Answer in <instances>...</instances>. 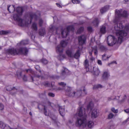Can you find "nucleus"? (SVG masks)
<instances>
[{
	"label": "nucleus",
	"instance_id": "nucleus-20",
	"mask_svg": "<svg viewBox=\"0 0 129 129\" xmlns=\"http://www.w3.org/2000/svg\"><path fill=\"white\" fill-rule=\"evenodd\" d=\"M50 117L52 119L53 122L54 123H55L56 125H58L59 123L57 121V117L54 115H51L50 116Z\"/></svg>",
	"mask_w": 129,
	"mask_h": 129
},
{
	"label": "nucleus",
	"instance_id": "nucleus-33",
	"mask_svg": "<svg viewBox=\"0 0 129 129\" xmlns=\"http://www.w3.org/2000/svg\"><path fill=\"white\" fill-rule=\"evenodd\" d=\"M119 98V96H112L111 98H108V101H110L111 100H118Z\"/></svg>",
	"mask_w": 129,
	"mask_h": 129
},
{
	"label": "nucleus",
	"instance_id": "nucleus-63",
	"mask_svg": "<svg viewBox=\"0 0 129 129\" xmlns=\"http://www.w3.org/2000/svg\"><path fill=\"white\" fill-rule=\"evenodd\" d=\"M0 106L2 107L3 108V109H1V110H2L3 109L4 107V106L2 104L0 103Z\"/></svg>",
	"mask_w": 129,
	"mask_h": 129
},
{
	"label": "nucleus",
	"instance_id": "nucleus-43",
	"mask_svg": "<svg viewBox=\"0 0 129 129\" xmlns=\"http://www.w3.org/2000/svg\"><path fill=\"white\" fill-rule=\"evenodd\" d=\"M114 116V115L112 113H110L108 115V119H111Z\"/></svg>",
	"mask_w": 129,
	"mask_h": 129
},
{
	"label": "nucleus",
	"instance_id": "nucleus-37",
	"mask_svg": "<svg viewBox=\"0 0 129 129\" xmlns=\"http://www.w3.org/2000/svg\"><path fill=\"white\" fill-rule=\"evenodd\" d=\"M102 87V85L100 84H98L95 85L93 87V89H96L99 88H101Z\"/></svg>",
	"mask_w": 129,
	"mask_h": 129
},
{
	"label": "nucleus",
	"instance_id": "nucleus-11",
	"mask_svg": "<svg viewBox=\"0 0 129 129\" xmlns=\"http://www.w3.org/2000/svg\"><path fill=\"white\" fill-rule=\"evenodd\" d=\"M83 88V91H82L81 90L77 91L76 92V94L78 97L80 96L81 95L84 96L86 94L87 92L86 90L84 88Z\"/></svg>",
	"mask_w": 129,
	"mask_h": 129
},
{
	"label": "nucleus",
	"instance_id": "nucleus-13",
	"mask_svg": "<svg viewBox=\"0 0 129 129\" xmlns=\"http://www.w3.org/2000/svg\"><path fill=\"white\" fill-rule=\"evenodd\" d=\"M84 65L87 72L91 71V67L90 68L89 67L88 61L87 59H86L84 63Z\"/></svg>",
	"mask_w": 129,
	"mask_h": 129
},
{
	"label": "nucleus",
	"instance_id": "nucleus-47",
	"mask_svg": "<svg viewBox=\"0 0 129 129\" xmlns=\"http://www.w3.org/2000/svg\"><path fill=\"white\" fill-rule=\"evenodd\" d=\"M43 22V21L42 19H40L39 22V24L40 27H41L42 26Z\"/></svg>",
	"mask_w": 129,
	"mask_h": 129
},
{
	"label": "nucleus",
	"instance_id": "nucleus-57",
	"mask_svg": "<svg viewBox=\"0 0 129 129\" xmlns=\"http://www.w3.org/2000/svg\"><path fill=\"white\" fill-rule=\"evenodd\" d=\"M25 71H26L27 72L28 71H29L30 72L32 73L33 72L32 70H31V69H26L25 70Z\"/></svg>",
	"mask_w": 129,
	"mask_h": 129
},
{
	"label": "nucleus",
	"instance_id": "nucleus-41",
	"mask_svg": "<svg viewBox=\"0 0 129 129\" xmlns=\"http://www.w3.org/2000/svg\"><path fill=\"white\" fill-rule=\"evenodd\" d=\"M41 62L44 64H46L48 63V61L46 59L43 58Z\"/></svg>",
	"mask_w": 129,
	"mask_h": 129
},
{
	"label": "nucleus",
	"instance_id": "nucleus-24",
	"mask_svg": "<svg viewBox=\"0 0 129 129\" xmlns=\"http://www.w3.org/2000/svg\"><path fill=\"white\" fill-rule=\"evenodd\" d=\"M43 84L44 85L46 86L52 87L54 85V82H52L51 84V85L47 81L44 82Z\"/></svg>",
	"mask_w": 129,
	"mask_h": 129
},
{
	"label": "nucleus",
	"instance_id": "nucleus-50",
	"mask_svg": "<svg viewBox=\"0 0 129 129\" xmlns=\"http://www.w3.org/2000/svg\"><path fill=\"white\" fill-rule=\"evenodd\" d=\"M35 68L37 70H39V72L41 73V71L40 70V67L38 65H36L35 66Z\"/></svg>",
	"mask_w": 129,
	"mask_h": 129
},
{
	"label": "nucleus",
	"instance_id": "nucleus-34",
	"mask_svg": "<svg viewBox=\"0 0 129 129\" xmlns=\"http://www.w3.org/2000/svg\"><path fill=\"white\" fill-rule=\"evenodd\" d=\"M32 28L35 31H37V24L35 23H33L31 26Z\"/></svg>",
	"mask_w": 129,
	"mask_h": 129
},
{
	"label": "nucleus",
	"instance_id": "nucleus-31",
	"mask_svg": "<svg viewBox=\"0 0 129 129\" xmlns=\"http://www.w3.org/2000/svg\"><path fill=\"white\" fill-rule=\"evenodd\" d=\"M93 70L94 72V74L95 75L98 76L100 73V71L97 68L93 67Z\"/></svg>",
	"mask_w": 129,
	"mask_h": 129
},
{
	"label": "nucleus",
	"instance_id": "nucleus-14",
	"mask_svg": "<svg viewBox=\"0 0 129 129\" xmlns=\"http://www.w3.org/2000/svg\"><path fill=\"white\" fill-rule=\"evenodd\" d=\"M66 53L69 57L72 58L73 54L72 49H67L66 51Z\"/></svg>",
	"mask_w": 129,
	"mask_h": 129
},
{
	"label": "nucleus",
	"instance_id": "nucleus-52",
	"mask_svg": "<svg viewBox=\"0 0 129 129\" xmlns=\"http://www.w3.org/2000/svg\"><path fill=\"white\" fill-rule=\"evenodd\" d=\"M39 96L40 97L43 98H44L46 97L45 93H44V94L42 93L40 94V95Z\"/></svg>",
	"mask_w": 129,
	"mask_h": 129
},
{
	"label": "nucleus",
	"instance_id": "nucleus-6",
	"mask_svg": "<svg viewBox=\"0 0 129 129\" xmlns=\"http://www.w3.org/2000/svg\"><path fill=\"white\" fill-rule=\"evenodd\" d=\"M74 29V28L73 25H70L68 26L66 28L62 30L61 34L62 37L64 38L66 37L69 34L70 31H73Z\"/></svg>",
	"mask_w": 129,
	"mask_h": 129
},
{
	"label": "nucleus",
	"instance_id": "nucleus-49",
	"mask_svg": "<svg viewBox=\"0 0 129 129\" xmlns=\"http://www.w3.org/2000/svg\"><path fill=\"white\" fill-rule=\"evenodd\" d=\"M111 111L114 113H117L118 112V110L117 109L115 110L114 108H111Z\"/></svg>",
	"mask_w": 129,
	"mask_h": 129
},
{
	"label": "nucleus",
	"instance_id": "nucleus-53",
	"mask_svg": "<svg viewBox=\"0 0 129 129\" xmlns=\"http://www.w3.org/2000/svg\"><path fill=\"white\" fill-rule=\"evenodd\" d=\"M87 30L89 32H91L92 30V28L91 27H87Z\"/></svg>",
	"mask_w": 129,
	"mask_h": 129
},
{
	"label": "nucleus",
	"instance_id": "nucleus-64",
	"mask_svg": "<svg viewBox=\"0 0 129 129\" xmlns=\"http://www.w3.org/2000/svg\"><path fill=\"white\" fill-rule=\"evenodd\" d=\"M89 55L90 56V57H92V53L91 52H89Z\"/></svg>",
	"mask_w": 129,
	"mask_h": 129
},
{
	"label": "nucleus",
	"instance_id": "nucleus-25",
	"mask_svg": "<svg viewBox=\"0 0 129 129\" xmlns=\"http://www.w3.org/2000/svg\"><path fill=\"white\" fill-rule=\"evenodd\" d=\"M8 10L10 13L13 12L15 10L14 6L12 5L8 6Z\"/></svg>",
	"mask_w": 129,
	"mask_h": 129
},
{
	"label": "nucleus",
	"instance_id": "nucleus-3",
	"mask_svg": "<svg viewBox=\"0 0 129 129\" xmlns=\"http://www.w3.org/2000/svg\"><path fill=\"white\" fill-rule=\"evenodd\" d=\"M85 104L83 105V106H80L77 109L76 115H78L79 117H83L81 118H77L75 123V125L77 126H81L84 128L86 126V118L87 115L86 114L85 109L83 107Z\"/></svg>",
	"mask_w": 129,
	"mask_h": 129
},
{
	"label": "nucleus",
	"instance_id": "nucleus-5",
	"mask_svg": "<svg viewBox=\"0 0 129 129\" xmlns=\"http://www.w3.org/2000/svg\"><path fill=\"white\" fill-rule=\"evenodd\" d=\"M93 105L92 102L89 103L86 106V111H91V117L92 118H95L98 116L99 115L98 110L96 108L93 109Z\"/></svg>",
	"mask_w": 129,
	"mask_h": 129
},
{
	"label": "nucleus",
	"instance_id": "nucleus-54",
	"mask_svg": "<svg viewBox=\"0 0 129 129\" xmlns=\"http://www.w3.org/2000/svg\"><path fill=\"white\" fill-rule=\"evenodd\" d=\"M48 95L49 96L53 97L55 96V95L54 94L52 93H48Z\"/></svg>",
	"mask_w": 129,
	"mask_h": 129
},
{
	"label": "nucleus",
	"instance_id": "nucleus-7",
	"mask_svg": "<svg viewBox=\"0 0 129 129\" xmlns=\"http://www.w3.org/2000/svg\"><path fill=\"white\" fill-rule=\"evenodd\" d=\"M68 42L67 41H61L60 42V45H58L56 48V52L60 53L63 52V47H65L67 45Z\"/></svg>",
	"mask_w": 129,
	"mask_h": 129
},
{
	"label": "nucleus",
	"instance_id": "nucleus-48",
	"mask_svg": "<svg viewBox=\"0 0 129 129\" xmlns=\"http://www.w3.org/2000/svg\"><path fill=\"white\" fill-rule=\"evenodd\" d=\"M126 98V96L125 95L124 96V98H123L122 100L120 101H118V103H122L123 102H124V101Z\"/></svg>",
	"mask_w": 129,
	"mask_h": 129
},
{
	"label": "nucleus",
	"instance_id": "nucleus-15",
	"mask_svg": "<svg viewBox=\"0 0 129 129\" xmlns=\"http://www.w3.org/2000/svg\"><path fill=\"white\" fill-rule=\"evenodd\" d=\"M46 34V31L44 28L42 27L39 30V34L40 36H43Z\"/></svg>",
	"mask_w": 129,
	"mask_h": 129
},
{
	"label": "nucleus",
	"instance_id": "nucleus-23",
	"mask_svg": "<svg viewBox=\"0 0 129 129\" xmlns=\"http://www.w3.org/2000/svg\"><path fill=\"white\" fill-rule=\"evenodd\" d=\"M7 90L8 91H10L11 90H14L16 92L17 91V89L15 87H12L11 86H9L6 87Z\"/></svg>",
	"mask_w": 129,
	"mask_h": 129
},
{
	"label": "nucleus",
	"instance_id": "nucleus-60",
	"mask_svg": "<svg viewBox=\"0 0 129 129\" xmlns=\"http://www.w3.org/2000/svg\"><path fill=\"white\" fill-rule=\"evenodd\" d=\"M124 111L127 113H129V109H126L124 110Z\"/></svg>",
	"mask_w": 129,
	"mask_h": 129
},
{
	"label": "nucleus",
	"instance_id": "nucleus-40",
	"mask_svg": "<svg viewBox=\"0 0 129 129\" xmlns=\"http://www.w3.org/2000/svg\"><path fill=\"white\" fill-rule=\"evenodd\" d=\"M109 57H108L107 56H106L105 54H104L103 55H102V60H106L108 58H109Z\"/></svg>",
	"mask_w": 129,
	"mask_h": 129
},
{
	"label": "nucleus",
	"instance_id": "nucleus-8",
	"mask_svg": "<svg viewBox=\"0 0 129 129\" xmlns=\"http://www.w3.org/2000/svg\"><path fill=\"white\" fill-rule=\"evenodd\" d=\"M50 103L47 102L46 103V105H43L44 107V114L46 116H48L49 114L47 112V110L48 108L51 106L52 107V106Z\"/></svg>",
	"mask_w": 129,
	"mask_h": 129
},
{
	"label": "nucleus",
	"instance_id": "nucleus-9",
	"mask_svg": "<svg viewBox=\"0 0 129 129\" xmlns=\"http://www.w3.org/2000/svg\"><path fill=\"white\" fill-rule=\"evenodd\" d=\"M78 40L79 44L82 45L85 44L86 37L84 35H81L78 37Z\"/></svg>",
	"mask_w": 129,
	"mask_h": 129
},
{
	"label": "nucleus",
	"instance_id": "nucleus-22",
	"mask_svg": "<svg viewBox=\"0 0 129 129\" xmlns=\"http://www.w3.org/2000/svg\"><path fill=\"white\" fill-rule=\"evenodd\" d=\"M57 52L59 53V55L57 57V58L59 60H62L63 59L66 58V56L65 54H61L62 52L60 53L58 52Z\"/></svg>",
	"mask_w": 129,
	"mask_h": 129
},
{
	"label": "nucleus",
	"instance_id": "nucleus-12",
	"mask_svg": "<svg viewBox=\"0 0 129 129\" xmlns=\"http://www.w3.org/2000/svg\"><path fill=\"white\" fill-rule=\"evenodd\" d=\"M63 69L62 70L61 73V76L66 77L69 75V71L66 68L63 67Z\"/></svg>",
	"mask_w": 129,
	"mask_h": 129
},
{
	"label": "nucleus",
	"instance_id": "nucleus-62",
	"mask_svg": "<svg viewBox=\"0 0 129 129\" xmlns=\"http://www.w3.org/2000/svg\"><path fill=\"white\" fill-rule=\"evenodd\" d=\"M56 4L58 7H59V8H61V6L59 4L56 3Z\"/></svg>",
	"mask_w": 129,
	"mask_h": 129
},
{
	"label": "nucleus",
	"instance_id": "nucleus-21",
	"mask_svg": "<svg viewBox=\"0 0 129 129\" xmlns=\"http://www.w3.org/2000/svg\"><path fill=\"white\" fill-rule=\"evenodd\" d=\"M37 78H41V79H43V78L42 76L35 75L33 76H31V78L32 80L31 81L33 82L35 80H36Z\"/></svg>",
	"mask_w": 129,
	"mask_h": 129
},
{
	"label": "nucleus",
	"instance_id": "nucleus-55",
	"mask_svg": "<svg viewBox=\"0 0 129 129\" xmlns=\"http://www.w3.org/2000/svg\"><path fill=\"white\" fill-rule=\"evenodd\" d=\"M125 29L127 30H129V25H126L125 27Z\"/></svg>",
	"mask_w": 129,
	"mask_h": 129
},
{
	"label": "nucleus",
	"instance_id": "nucleus-35",
	"mask_svg": "<svg viewBox=\"0 0 129 129\" xmlns=\"http://www.w3.org/2000/svg\"><path fill=\"white\" fill-rule=\"evenodd\" d=\"M98 48L96 46H94L92 48V51H94L95 55H96L98 54Z\"/></svg>",
	"mask_w": 129,
	"mask_h": 129
},
{
	"label": "nucleus",
	"instance_id": "nucleus-45",
	"mask_svg": "<svg viewBox=\"0 0 129 129\" xmlns=\"http://www.w3.org/2000/svg\"><path fill=\"white\" fill-rule=\"evenodd\" d=\"M115 128V125L114 124H111L109 127V128L108 129H114Z\"/></svg>",
	"mask_w": 129,
	"mask_h": 129
},
{
	"label": "nucleus",
	"instance_id": "nucleus-61",
	"mask_svg": "<svg viewBox=\"0 0 129 129\" xmlns=\"http://www.w3.org/2000/svg\"><path fill=\"white\" fill-rule=\"evenodd\" d=\"M113 63H115V64H117L116 62L115 61H113V62H111L110 63H109V65H110V64H113Z\"/></svg>",
	"mask_w": 129,
	"mask_h": 129
},
{
	"label": "nucleus",
	"instance_id": "nucleus-26",
	"mask_svg": "<svg viewBox=\"0 0 129 129\" xmlns=\"http://www.w3.org/2000/svg\"><path fill=\"white\" fill-rule=\"evenodd\" d=\"M100 22V21L98 18H95L92 22V23L94 26H97Z\"/></svg>",
	"mask_w": 129,
	"mask_h": 129
},
{
	"label": "nucleus",
	"instance_id": "nucleus-1",
	"mask_svg": "<svg viewBox=\"0 0 129 129\" xmlns=\"http://www.w3.org/2000/svg\"><path fill=\"white\" fill-rule=\"evenodd\" d=\"M116 16L114 20V28L116 30V34L119 36L118 39L115 37L111 35L108 36L107 38V43L108 45L110 46H112L117 42L121 43L123 40L124 37L127 35V33L124 30L121 29L123 28L121 23L119 22V18L121 17H125L128 16V14L125 10L123 11L121 9L119 10H116L115 11Z\"/></svg>",
	"mask_w": 129,
	"mask_h": 129
},
{
	"label": "nucleus",
	"instance_id": "nucleus-10",
	"mask_svg": "<svg viewBox=\"0 0 129 129\" xmlns=\"http://www.w3.org/2000/svg\"><path fill=\"white\" fill-rule=\"evenodd\" d=\"M67 90H66V94L70 97H73L75 95L76 92L74 91H71V88L67 87Z\"/></svg>",
	"mask_w": 129,
	"mask_h": 129
},
{
	"label": "nucleus",
	"instance_id": "nucleus-17",
	"mask_svg": "<svg viewBox=\"0 0 129 129\" xmlns=\"http://www.w3.org/2000/svg\"><path fill=\"white\" fill-rule=\"evenodd\" d=\"M81 49H78L75 54H73L72 58L74 57L76 59H78L79 58L80 56V52Z\"/></svg>",
	"mask_w": 129,
	"mask_h": 129
},
{
	"label": "nucleus",
	"instance_id": "nucleus-59",
	"mask_svg": "<svg viewBox=\"0 0 129 129\" xmlns=\"http://www.w3.org/2000/svg\"><path fill=\"white\" fill-rule=\"evenodd\" d=\"M94 59H95L93 57H92V56L90 57V60L91 62H93V61L94 60Z\"/></svg>",
	"mask_w": 129,
	"mask_h": 129
},
{
	"label": "nucleus",
	"instance_id": "nucleus-2",
	"mask_svg": "<svg viewBox=\"0 0 129 129\" xmlns=\"http://www.w3.org/2000/svg\"><path fill=\"white\" fill-rule=\"evenodd\" d=\"M23 11V9L22 7H18L15 10V12L16 13L13 15V17L14 20L18 23L19 25L23 26L27 24H30L33 18H34L35 20L37 19V16L34 13H31L29 14V20L25 21L20 18Z\"/></svg>",
	"mask_w": 129,
	"mask_h": 129
},
{
	"label": "nucleus",
	"instance_id": "nucleus-38",
	"mask_svg": "<svg viewBox=\"0 0 129 129\" xmlns=\"http://www.w3.org/2000/svg\"><path fill=\"white\" fill-rule=\"evenodd\" d=\"M72 120H69L67 124L70 127L71 126L73 125L74 124Z\"/></svg>",
	"mask_w": 129,
	"mask_h": 129
},
{
	"label": "nucleus",
	"instance_id": "nucleus-28",
	"mask_svg": "<svg viewBox=\"0 0 129 129\" xmlns=\"http://www.w3.org/2000/svg\"><path fill=\"white\" fill-rule=\"evenodd\" d=\"M109 9L108 6H105L104 7L102 8L100 10V12L101 13L103 14L107 11Z\"/></svg>",
	"mask_w": 129,
	"mask_h": 129
},
{
	"label": "nucleus",
	"instance_id": "nucleus-46",
	"mask_svg": "<svg viewBox=\"0 0 129 129\" xmlns=\"http://www.w3.org/2000/svg\"><path fill=\"white\" fill-rule=\"evenodd\" d=\"M72 2L74 4H78L80 2V1L78 0H72Z\"/></svg>",
	"mask_w": 129,
	"mask_h": 129
},
{
	"label": "nucleus",
	"instance_id": "nucleus-27",
	"mask_svg": "<svg viewBox=\"0 0 129 129\" xmlns=\"http://www.w3.org/2000/svg\"><path fill=\"white\" fill-rule=\"evenodd\" d=\"M107 25H105L102 26L101 27L100 32L102 34H104L106 32V28L107 27Z\"/></svg>",
	"mask_w": 129,
	"mask_h": 129
},
{
	"label": "nucleus",
	"instance_id": "nucleus-32",
	"mask_svg": "<svg viewBox=\"0 0 129 129\" xmlns=\"http://www.w3.org/2000/svg\"><path fill=\"white\" fill-rule=\"evenodd\" d=\"M50 30L52 31H53L54 30H56V33L57 34L58 30V28L53 25H51L50 27Z\"/></svg>",
	"mask_w": 129,
	"mask_h": 129
},
{
	"label": "nucleus",
	"instance_id": "nucleus-4",
	"mask_svg": "<svg viewBox=\"0 0 129 129\" xmlns=\"http://www.w3.org/2000/svg\"><path fill=\"white\" fill-rule=\"evenodd\" d=\"M28 51L27 49L25 47L21 48L19 49H17L13 48L7 49L6 50V53L7 54L13 55L18 54L26 55L27 54Z\"/></svg>",
	"mask_w": 129,
	"mask_h": 129
},
{
	"label": "nucleus",
	"instance_id": "nucleus-39",
	"mask_svg": "<svg viewBox=\"0 0 129 129\" xmlns=\"http://www.w3.org/2000/svg\"><path fill=\"white\" fill-rule=\"evenodd\" d=\"M99 47L101 50L102 51H105L107 49L105 47L102 45H100L99 46Z\"/></svg>",
	"mask_w": 129,
	"mask_h": 129
},
{
	"label": "nucleus",
	"instance_id": "nucleus-56",
	"mask_svg": "<svg viewBox=\"0 0 129 129\" xmlns=\"http://www.w3.org/2000/svg\"><path fill=\"white\" fill-rule=\"evenodd\" d=\"M23 79L24 81H27V77L25 76V75H24L23 77Z\"/></svg>",
	"mask_w": 129,
	"mask_h": 129
},
{
	"label": "nucleus",
	"instance_id": "nucleus-16",
	"mask_svg": "<svg viewBox=\"0 0 129 129\" xmlns=\"http://www.w3.org/2000/svg\"><path fill=\"white\" fill-rule=\"evenodd\" d=\"M109 76V73L107 71H105L103 74L102 77L103 79L106 80L108 79Z\"/></svg>",
	"mask_w": 129,
	"mask_h": 129
},
{
	"label": "nucleus",
	"instance_id": "nucleus-42",
	"mask_svg": "<svg viewBox=\"0 0 129 129\" xmlns=\"http://www.w3.org/2000/svg\"><path fill=\"white\" fill-rule=\"evenodd\" d=\"M23 72L22 71V72H19V71H17L16 73L18 77H21L22 76V73Z\"/></svg>",
	"mask_w": 129,
	"mask_h": 129
},
{
	"label": "nucleus",
	"instance_id": "nucleus-44",
	"mask_svg": "<svg viewBox=\"0 0 129 129\" xmlns=\"http://www.w3.org/2000/svg\"><path fill=\"white\" fill-rule=\"evenodd\" d=\"M8 33V32L3 30H2L0 31V35H6Z\"/></svg>",
	"mask_w": 129,
	"mask_h": 129
},
{
	"label": "nucleus",
	"instance_id": "nucleus-58",
	"mask_svg": "<svg viewBox=\"0 0 129 129\" xmlns=\"http://www.w3.org/2000/svg\"><path fill=\"white\" fill-rule=\"evenodd\" d=\"M98 64L100 65H101L102 64L101 61L99 60H98Z\"/></svg>",
	"mask_w": 129,
	"mask_h": 129
},
{
	"label": "nucleus",
	"instance_id": "nucleus-36",
	"mask_svg": "<svg viewBox=\"0 0 129 129\" xmlns=\"http://www.w3.org/2000/svg\"><path fill=\"white\" fill-rule=\"evenodd\" d=\"M84 28L83 27H80L77 30L76 32V34H80L83 32L84 30Z\"/></svg>",
	"mask_w": 129,
	"mask_h": 129
},
{
	"label": "nucleus",
	"instance_id": "nucleus-18",
	"mask_svg": "<svg viewBox=\"0 0 129 129\" xmlns=\"http://www.w3.org/2000/svg\"><path fill=\"white\" fill-rule=\"evenodd\" d=\"M59 108V112L60 115L62 116H64L65 114L64 107L60 106Z\"/></svg>",
	"mask_w": 129,
	"mask_h": 129
},
{
	"label": "nucleus",
	"instance_id": "nucleus-30",
	"mask_svg": "<svg viewBox=\"0 0 129 129\" xmlns=\"http://www.w3.org/2000/svg\"><path fill=\"white\" fill-rule=\"evenodd\" d=\"M86 126H87L88 127L91 128L93 126L94 123L93 121H89L87 122L86 120Z\"/></svg>",
	"mask_w": 129,
	"mask_h": 129
},
{
	"label": "nucleus",
	"instance_id": "nucleus-29",
	"mask_svg": "<svg viewBox=\"0 0 129 129\" xmlns=\"http://www.w3.org/2000/svg\"><path fill=\"white\" fill-rule=\"evenodd\" d=\"M59 84L61 86V87H59L58 88V89L59 90H61L64 89V87L66 85V84L63 82H61L59 83Z\"/></svg>",
	"mask_w": 129,
	"mask_h": 129
},
{
	"label": "nucleus",
	"instance_id": "nucleus-51",
	"mask_svg": "<svg viewBox=\"0 0 129 129\" xmlns=\"http://www.w3.org/2000/svg\"><path fill=\"white\" fill-rule=\"evenodd\" d=\"M123 123L124 124L125 123H129V118H128L126 120L123 122Z\"/></svg>",
	"mask_w": 129,
	"mask_h": 129
},
{
	"label": "nucleus",
	"instance_id": "nucleus-19",
	"mask_svg": "<svg viewBox=\"0 0 129 129\" xmlns=\"http://www.w3.org/2000/svg\"><path fill=\"white\" fill-rule=\"evenodd\" d=\"M28 40H24L18 43L17 45L19 47H20L23 45L28 44Z\"/></svg>",
	"mask_w": 129,
	"mask_h": 129
}]
</instances>
